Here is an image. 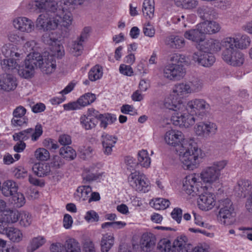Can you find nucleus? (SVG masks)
Wrapping results in <instances>:
<instances>
[{"mask_svg":"<svg viewBox=\"0 0 252 252\" xmlns=\"http://www.w3.org/2000/svg\"><path fill=\"white\" fill-rule=\"evenodd\" d=\"M164 140L168 145L178 146L176 151L185 169L193 170L197 167L201 150L193 139H185L181 131L171 129L166 132Z\"/></svg>","mask_w":252,"mask_h":252,"instance_id":"obj_1","label":"nucleus"},{"mask_svg":"<svg viewBox=\"0 0 252 252\" xmlns=\"http://www.w3.org/2000/svg\"><path fill=\"white\" fill-rule=\"evenodd\" d=\"M199 177L196 174L187 176L183 182V189L192 196L197 195V204L202 210L209 211L216 205V199L213 194L207 191L206 186L203 187L198 182Z\"/></svg>","mask_w":252,"mask_h":252,"instance_id":"obj_2","label":"nucleus"},{"mask_svg":"<svg viewBox=\"0 0 252 252\" xmlns=\"http://www.w3.org/2000/svg\"><path fill=\"white\" fill-rule=\"evenodd\" d=\"M203 86V81L197 77H192L186 83L178 84L175 86L172 93L164 100L166 108L184 109V95L200 92Z\"/></svg>","mask_w":252,"mask_h":252,"instance_id":"obj_3","label":"nucleus"},{"mask_svg":"<svg viewBox=\"0 0 252 252\" xmlns=\"http://www.w3.org/2000/svg\"><path fill=\"white\" fill-rule=\"evenodd\" d=\"M170 61L173 63L166 65L163 69V76L171 81L181 79L186 73L182 63L186 62V56L180 54H174Z\"/></svg>","mask_w":252,"mask_h":252,"instance_id":"obj_4","label":"nucleus"},{"mask_svg":"<svg viewBox=\"0 0 252 252\" xmlns=\"http://www.w3.org/2000/svg\"><path fill=\"white\" fill-rule=\"evenodd\" d=\"M187 242L188 238L185 235L177 237L172 245L169 239L164 238L158 242L157 249L159 252H191Z\"/></svg>","mask_w":252,"mask_h":252,"instance_id":"obj_5","label":"nucleus"},{"mask_svg":"<svg viewBox=\"0 0 252 252\" xmlns=\"http://www.w3.org/2000/svg\"><path fill=\"white\" fill-rule=\"evenodd\" d=\"M227 163L226 160L214 162L210 166L205 168L200 173L201 180L205 183H212L219 180L221 171Z\"/></svg>","mask_w":252,"mask_h":252,"instance_id":"obj_6","label":"nucleus"},{"mask_svg":"<svg viewBox=\"0 0 252 252\" xmlns=\"http://www.w3.org/2000/svg\"><path fill=\"white\" fill-rule=\"evenodd\" d=\"M170 110H173L175 112L172 117L173 124L175 126H179L180 127H188L190 126L193 125L195 121V118L191 113L189 114L186 113L188 112L186 108L184 105V109H178L171 108H167Z\"/></svg>","mask_w":252,"mask_h":252,"instance_id":"obj_7","label":"nucleus"},{"mask_svg":"<svg viewBox=\"0 0 252 252\" xmlns=\"http://www.w3.org/2000/svg\"><path fill=\"white\" fill-rule=\"evenodd\" d=\"M59 15H50L47 13L40 14L35 22L36 28L40 31L47 32L56 30L59 25Z\"/></svg>","mask_w":252,"mask_h":252,"instance_id":"obj_8","label":"nucleus"},{"mask_svg":"<svg viewBox=\"0 0 252 252\" xmlns=\"http://www.w3.org/2000/svg\"><path fill=\"white\" fill-rule=\"evenodd\" d=\"M128 181L130 186L137 191L146 192L150 189L149 181L143 174L139 172H132L128 177Z\"/></svg>","mask_w":252,"mask_h":252,"instance_id":"obj_9","label":"nucleus"},{"mask_svg":"<svg viewBox=\"0 0 252 252\" xmlns=\"http://www.w3.org/2000/svg\"><path fill=\"white\" fill-rule=\"evenodd\" d=\"M218 208L220 210L218 215L220 220L221 223L227 224L229 223L227 220L232 217L234 214V209L231 201L228 198L220 200Z\"/></svg>","mask_w":252,"mask_h":252,"instance_id":"obj_10","label":"nucleus"},{"mask_svg":"<svg viewBox=\"0 0 252 252\" xmlns=\"http://www.w3.org/2000/svg\"><path fill=\"white\" fill-rule=\"evenodd\" d=\"M57 4L55 0H35L30 1L27 7L31 10L38 12H54L57 9Z\"/></svg>","mask_w":252,"mask_h":252,"instance_id":"obj_11","label":"nucleus"},{"mask_svg":"<svg viewBox=\"0 0 252 252\" xmlns=\"http://www.w3.org/2000/svg\"><path fill=\"white\" fill-rule=\"evenodd\" d=\"M42 132L41 125H37L35 129L30 128L19 132L15 133L13 135V138L15 141H22L23 142L31 138L32 141H36L42 135Z\"/></svg>","mask_w":252,"mask_h":252,"instance_id":"obj_12","label":"nucleus"},{"mask_svg":"<svg viewBox=\"0 0 252 252\" xmlns=\"http://www.w3.org/2000/svg\"><path fill=\"white\" fill-rule=\"evenodd\" d=\"M188 112L193 115L203 116L210 108L209 104L202 99H194L189 101L186 106Z\"/></svg>","mask_w":252,"mask_h":252,"instance_id":"obj_13","label":"nucleus"},{"mask_svg":"<svg viewBox=\"0 0 252 252\" xmlns=\"http://www.w3.org/2000/svg\"><path fill=\"white\" fill-rule=\"evenodd\" d=\"M13 25L16 29L21 32L31 33L34 29L33 22L25 17H19L14 19Z\"/></svg>","mask_w":252,"mask_h":252,"instance_id":"obj_14","label":"nucleus"},{"mask_svg":"<svg viewBox=\"0 0 252 252\" xmlns=\"http://www.w3.org/2000/svg\"><path fill=\"white\" fill-rule=\"evenodd\" d=\"M192 60L203 66L210 67L215 63L216 58L211 53L197 52L193 54Z\"/></svg>","mask_w":252,"mask_h":252,"instance_id":"obj_15","label":"nucleus"},{"mask_svg":"<svg viewBox=\"0 0 252 252\" xmlns=\"http://www.w3.org/2000/svg\"><path fill=\"white\" fill-rule=\"evenodd\" d=\"M222 58L227 63L233 66H240L245 61L244 55L238 50L226 54Z\"/></svg>","mask_w":252,"mask_h":252,"instance_id":"obj_16","label":"nucleus"},{"mask_svg":"<svg viewBox=\"0 0 252 252\" xmlns=\"http://www.w3.org/2000/svg\"><path fill=\"white\" fill-rule=\"evenodd\" d=\"M59 24L61 25V36L63 38L69 36L72 21V14L70 12L65 13L63 17L59 16Z\"/></svg>","mask_w":252,"mask_h":252,"instance_id":"obj_17","label":"nucleus"},{"mask_svg":"<svg viewBox=\"0 0 252 252\" xmlns=\"http://www.w3.org/2000/svg\"><path fill=\"white\" fill-rule=\"evenodd\" d=\"M156 243V236L151 233H144L140 239V247L144 252H148L151 251L154 249Z\"/></svg>","mask_w":252,"mask_h":252,"instance_id":"obj_18","label":"nucleus"},{"mask_svg":"<svg viewBox=\"0 0 252 252\" xmlns=\"http://www.w3.org/2000/svg\"><path fill=\"white\" fill-rule=\"evenodd\" d=\"M17 86L16 78L10 74H4L0 76V86L6 92L14 90Z\"/></svg>","mask_w":252,"mask_h":252,"instance_id":"obj_19","label":"nucleus"},{"mask_svg":"<svg viewBox=\"0 0 252 252\" xmlns=\"http://www.w3.org/2000/svg\"><path fill=\"white\" fill-rule=\"evenodd\" d=\"M184 37L187 39L196 42L197 44L205 40V35L202 29L199 27V24L196 25L195 29L186 31Z\"/></svg>","mask_w":252,"mask_h":252,"instance_id":"obj_20","label":"nucleus"},{"mask_svg":"<svg viewBox=\"0 0 252 252\" xmlns=\"http://www.w3.org/2000/svg\"><path fill=\"white\" fill-rule=\"evenodd\" d=\"M221 47L223 48L222 57L238 50V39L235 37H228L224 38L221 42Z\"/></svg>","mask_w":252,"mask_h":252,"instance_id":"obj_21","label":"nucleus"},{"mask_svg":"<svg viewBox=\"0 0 252 252\" xmlns=\"http://www.w3.org/2000/svg\"><path fill=\"white\" fill-rule=\"evenodd\" d=\"M56 67L55 57L53 55L44 56L40 68L43 73L50 74L55 71Z\"/></svg>","mask_w":252,"mask_h":252,"instance_id":"obj_22","label":"nucleus"},{"mask_svg":"<svg viewBox=\"0 0 252 252\" xmlns=\"http://www.w3.org/2000/svg\"><path fill=\"white\" fill-rule=\"evenodd\" d=\"M117 139L115 137L103 133L101 135V142L103 146V152L105 154L109 155L111 154L112 148L117 142Z\"/></svg>","mask_w":252,"mask_h":252,"instance_id":"obj_23","label":"nucleus"},{"mask_svg":"<svg viewBox=\"0 0 252 252\" xmlns=\"http://www.w3.org/2000/svg\"><path fill=\"white\" fill-rule=\"evenodd\" d=\"M251 182L248 179H241L234 187V191L238 196L245 197L246 194L251 190Z\"/></svg>","mask_w":252,"mask_h":252,"instance_id":"obj_24","label":"nucleus"},{"mask_svg":"<svg viewBox=\"0 0 252 252\" xmlns=\"http://www.w3.org/2000/svg\"><path fill=\"white\" fill-rule=\"evenodd\" d=\"M165 44L171 49H179L185 46V41L183 37L171 35L166 38Z\"/></svg>","mask_w":252,"mask_h":252,"instance_id":"obj_25","label":"nucleus"},{"mask_svg":"<svg viewBox=\"0 0 252 252\" xmlns=\"http://www.w3.org/2000/svg\"><path fill=\"white\" fill-rule=\"evenodd\" d=\"M1 53L6 58L11 57L14 58H22V54L16 45L13 44H6L1 47Z\"/></svg>","mask_w":252,"mask_h":252,"instance_id":"obj_26","label":"nucleus"},{"mask_svg":"<svg viewBox=\"0 0 252 252\" xmlns=\"http://www.w3.org/2000/svg\"><path fill=\"white\" fill-rule=\"evenodd\" d=\"M32 169L35 175L39 177L47 176L50 174L51 171L50 164L45 162L35 163Z\"/></svg>","mask_w":252,"mask_h":252,"instance_id":"obj_27","label":"nucleus"},{"mask_svg":"<svg viewBox=\"0 0 252 252\" xmlns=\"http://www.w3.org/2000/svg\"><path fill=\"white\" fill-rule=\"evenodd\" d=\"M199 27L202 29L204 35L215 33L220 30V26L218 23L215 21L208 20L199 23Z\"/></svg>","mask_w":252,"mask_h":252,"instance_id":"obj_28","label":"nucleus"},{"mask_svg":"<svg viewBox=\"0 0 252 252\" xmlns=\"http://www.w3.org/2000/svg\"><path fill=\"white\" fill-rule=\"evenodd\" d=\"M18 187L16 182L12 180H7L2 184L0 190L5 196H10L16 193Z\"/></svg>","mask_w":252,"mask_h":252,"instance_id":"obj_29","label":"nucleus"},{"mask_svg":"<svg viewBox=\"0 0 252 252\" xmlns=\"http://www.w3.org/2000/svg\"><path fill=\"white\" fill-rule=\"evenodd\" d=\"M21 58H10L3 60L1 63V67L5 71H10L14 69L20 68V59Z\"/></svg>","mask_w":252,"mask_h":252,"instance_id":"obj_30","label":"nucleus"},{"mask_svg":"<svg viewBox=\"0 0 252 252\" xmlns=\"http://www.w3.org/2000/svg\"><path fill=\"white\" fill-rule=\"evenodd\" d=\"M5 235L13 242L18 243L23 239V233L19 228L14 227H9L6 231Z\"/></svg>","mask_w":252,"mask_h":252,"instance_id":"obj_31","label":"nucleus"},{"mask_svg":"<svg viewBox=\"0 0 252 252\" xmlns=\"http://www.w3.org/2000/svg\"><path fill=\"white\" fill-rule=\"evenodd\" d=\"M19 213L20 212L17 210L8 209L0 213V215L7 223H14L19 220Z\"/></svg>","mask_w":252,"mask_h":252,"instance_id":"obj_32","label":"nucleus"},{"mask_svg":"<svg viewBox=\"0 0 252 252\" xmlns=\"http://www.w3.org/2000/svg\"><path fill=\"white\" fill-rule=\"evenodd\" d=\"M114 243V237L113 235L108 233L102 235L100 241L101 251L102 252H108Z\"/></svg>","mask_w":252,"mask_h":252,"instance_id":"obj_33","label":"nucleus"},{"mask_svg":"<svg viewBox=\"0 0 252 252\" xmlns=\"http://www.w3.org/2000/svg\"><path fill=\"white\" fill-rule=\"evenodd\" d=\"M43 58L41 56L40 54L37 52H33L32 54L30 53L27 56L25 62L28 64H31L33 66L34 68L40 67L42 64Z\"/></svg>","mask_w":252,"mask_h":252,"instance_id":"obj_34","label":"nucleus"},{"mask_svg":"<svg viewBox=\"0 0 252 252\" xmlns=\"http://www.w3.org/2000/svg\"><path fill=\"white\" fill-rule=\"evenodd\" d=\"M196 13L199 17L205 20L213 18L215 11L213 7L204 5L197 8Z\"/></svg>","mask_w":252,"mask_h":252,"instance_id":"obj_35","label":"nucleus"},{"mask_svg":"<svg viewBox=\"0 0 252 252\" xmlns=\"http://www.w3.org/2000/svg\"><path fill=\"white\" fill-rule=\"evenodd\" d=\"M155 11L154 0H144L143 3L142 12L146 18L152 19Z\"/></svg>","mask_w":252,"mask_h":252,"instance_id":"obj_36","label":"nucleus"},{"mask_svg":"<svg viewBox=\"0 0 252 252\" xmlns=\"http://www.w3.org/2000/svg\"><path fill=\"white\" fill-rule=\"evenodd\" d=\"M46 242L45 238L42 236H38L32 238L27 249V252H33L42 246Z\"/></svg>","mask_w":252,"mask_h":252,"instance_id":"obj_37","label":"nucleus"},{"mask_svg":"<svg viewBox=\"0 0 252 252\" xmlns=\"http://www.w3.org/2000/svg\"><path fill=\"white\" fill-rule=\"evenodd\" d=\"M138 165L140 164L143 167L148 168L151 162V158L146 150L139 151L137 154Z\"/></svg>","mask_w":252,"mask_h":252,"instance_id":"obj_38","label":"nucleus"},{"mask_svg":"<svg viewBox=\"0 0 252 252\" xmlns=\"http://www.w3.org/2000/svg\"><path fill=\"white\" fill-rule=\"evenodd\" d=\"M60 155L67 160H73L76 157V151L70 146H63L60 149Z\"/></svg>","mask_w":252,"mask_h":252,"instance_id":"obj_39","label":"nucleus"},{"mask_svg":"<svg viewBox=\"0 0 252 252\" xmlns=\"http://www.w3.org/2000/svg\"><path fill=\"white\" fill-rule=\"evenodd\" d=\"M85 0H60V4L62 6L63 11L70 10L76 6L81 5Z\"/></svg>","mask_w":252,"mask_h":252,"instance_id":"obj_40","label":"nucleus"},{"mask_svg":"<svg viewBox=\"0 0 252 252\" xmlns=\"http://www.w3.org/2000/svg\"><path fill=\"white\" fill-rule=\"evenodd\" d=\"M80 124L86 130L94 128L97 123V120L93 118H89L86 115L82 116L80 119Z\"/></svg>","mask_w":252,"mask_h":252,"instance_id":"obj_41","label":"nucleus"},{"mask_svg":"<svg viewBox=\"0 0 252 252\" xmlns=\"http://www.w3.org/2000/svg\"><path fill=\"white\" fill-rule=\"evenodd\" d=\"M92 191V188L90 186H82L77 188L76 195L79 197L80 200L85 201L89 200Z\"/></svg>","mask_w":252,"mask_h":252,"instance_id":"obj_42","label":"nucleus"},{"mask_svg":"<svg viewBox=\"0 0 252 252\" xmlns=\"http://www.w3.org/2000/svg\"><path fill=\"white\" fill-rule=\"evenodd\" d=\"M103 74V70L101 66L97 64L93 67L89 72V79L91 81H95L100 79Z\"/></svg>","mask_w":252,"mask_h":252,"instance_id":"obj_43","label":"nucleus"},{"mask_svg":"<svg viewBox=\"0 0 252 252\" xmlns=\"http://www.w3.org/2000/svg\"><path fill=\"white\" fill-rule=\"evenodd\" d=\"M19 224L21 226L27 227L31 225L32 222V217L28 212L23 211L19 213Z\"/></svg>","mask_w":252,"mask_h":252,"instance_id":"obj_44","label":"nucleus"},{"mask_svg":"<svg viewBox=\"0 0 252 252\" xmlns=\"http://www.w3.org/2000/svg\"><path fill=\"white\" fill-rule=\"evenodd\" d=\"M65 247L67 252H81L79 243L73 238H69L66 240Z\"/></svg>","mask_w":252,"mask_h":252,"instance_id":"obj_45","label":"nucleus"},{"mask_svg":"<svg viewBox=\"0 0 252 252\" xmlns=\"http://www.w3.org/2000/svg\"><path fill=\"white\" fill-rule=\"evenodd\" d=\"M34 69L35 68L31 64H28L25 61V67L22 69L18 68V73L21 76L25 78H31L33 75Z\"/></svg>","mask_w":252,"mask_h":252,"instance_id":"obj_46","label":"nucleus"},{"mask_svg":"<svg viewBox=\"0 0 252 252\" xmlns=\"http://www.w3.org/2000/svg\"><path fill=\"white\" fill-rule=\"evenodd\" d=\"M95 95L92 93H86L78 99V103L81 107H84L93 103L95 99Z\"/></svg>","mask_w":252,"mask_h":252,"instance_id":"obj_47","label":"nucleus"},{"mask_svg":"<svg viewBox=\"0 0 252 252\" xmlns=\"http://www.w3.org/2000/svg\"><path fill=\"white\" fill-rule=\"evenodd\" d=\"M63 37L60 35L56 37L54 36V33L52 32L51 33H45L42 36V41L46 44L49 45H53L56 44L58 41H61Z\"/></svg>","mask_w":252,"mask_h":252,"instance_id":"obj_48","label":"nucleus"},{"mask_svg":"<svg viewBox=\"0 0 252 252\" xmlns=\"http://www.w3.org/2000/svg\"><path fill=\"white\" fill-rule=\"evenodd\" d=\"M84 49L83 43L76 39L72 42L70 49V52L74 56H80Z\"/></svg>","mask_w":252,"mask_h":252,"instance_id":"obj_49","label":"nucleus"},{"mask_svg":"<svg viewBox=\"0 0 252 252\" xmlns=\"http://www.w3.org/2000/svg\"><path fill=\"white\" fill-rule=\"evenodd\" d=\"M116 119V117L114 115L108 113L102 114L100 119L101 121L100 126L105 128L108 125L112 124Z\"/></svg>","mask_w":252,"mask_h":252,"instance_id":"obj_50","label":"nucleus"},{"mask_svg":"<svg viewBox=\"0 0 252 252\" xmlns=\"http://www.w3.org/2000/svg\"><path fill=\"white\" fill-rule=\"evenodd\" d=\"M12 197V203H13L16 207L20 208L23 206L25 203V198L24 195L20 192L14 193L11 195Z\"/></svg>","mask_w":252,"mask_h":252,"instance_id":"obj_51","label":"nucleus"},{"mask_svg":"<svg viewBox=\"0 0 252 252\" xmlns=\"http://www.w3.org/2000/svg\"><path fill=\"white\" fill-rule=\"evenodd\" d=\"M34 156L38 160H47L50 158V154L45 148H40L36 150Z\"/></svg>","mask_w":252,"mask_h":252,"instance_id":"obj_52","label":"nucleus"},{"mask_svg":"<svg viewBox=\"0 0 252 252\" xmlns=\"http://www.w3.org/2000/svg\"><path fill=\"white\" fill-rule=\"evenodd\" d=\"M170 205V201L164 198H157L153 203V207L156 210H164Z\"/></svg>","mask_w":252,"mask_h":252,"instance_id":"obj_53","label":"nucleus"},{"mask_svg":"<svg viewBox=\"0 0 252 252\" xmlns=\"http://www.w3.org/2000/svg\"><path fill=\"white\" fill-rule=\"evenodd\" d=\"M82 177L83 182L85 184L97 180L99 178V175L92 173L89 170L86 169L82 173Z\"/></svg>","mask_w":252,"mask_h":252,"instance_id":"obj_54","label":"nucleus"},{"mask_svg":"<svg viewBox=\"0 0 252 252\" xmlns=\"http://www.w3.org/2000/svg\"><path fill=\"white\" fill-rule=\"evenodd\" d=\"M210 39L207 41L204 40L197 44V48L199 50L198 52L203 53H210V45H211Z\"/></svg>","mask_w":252,"mask_h":252,"instance_id":"obj_55","label":"nucleus"},{"mask_svg":"<svg viewBox=\"0 0 252 252\" xmlns=\"http://www.w3.org/2000/svg\"><path fill=\"white\" fill-rule=\"evenodd\" d=\"M125 162L127 169L130 171L134 170L138 166L137 162H135L134 158L130 156L126 157L125 158Z\"/></svg>","mask_w":252,"mask_h":252,"instance_id":"obj_56","label":"nucleus"},{"mask_svg":"<svg viewBox=\"0 0 252 252\" xmlns=\"http://www.w3.org/2000/svg\"><path fill=\"white\" fill-rule=\"evenodd\" d=\"M251 40L249 37L246 35H243L241 36L240 40H238V47L240 49H245L247 48L250 44Z\"/></svg>","mask_w":252,"mask_h":252,"instance_id":"obj_57","label":"nucleus"},{"mask_svg":"<svg viewBox=\"0 0 252 252\" xmlns=\"http://www.w3.org/2000/svg\"><path fill=\"white\" fill-rule=\"evenodd\" d=\"M85 219L88 222L97 221L99 220V216L94 211L91 210L86 213Z\"/></svg>","mask_w":252,"mask_h":252,"instance_id":"obj_58","label":"nucleus"},{"mask_svg":"<svg viewBox=\"0 0 252 252\" xmlns=\"http://www.w3.org/2000/svg\"><path fill=\"white\" fill-rule=\"evenodd\" d=\"M182 210L179 208H174L171 213L172 219L176 220L178 223H180L182 218Z\"/></svg>","mask_w":252,"mask_h":252,"instance_id":"obj_59","label":"nucleus"},{"mask_svg":"<svg viewBox=\"0 0 252 252\" xmlns=\"http://www.w3.org/2000/svg\"><path fill=\"white\" fill-rule=\"evenodd\" d=\"M119 70L121 73L128 76H132L133 73L132 67L130 65L124 64L120 65Z\"/></svg>","mask_w":252,"mask_h":252,"instance_id":"obj_60","label":"nucleus"},{"mask_svg":"<svg viewBox=\"0 0 252 252\" xmlns=\"http://www.w3.org/2000/svg\"><path fill=\"white\" fill-rule=\"evenodd\" d=\"M26 109L22 106H19L17 107L13 112V118H18L22 117H25L26 113Z\"/></svg>","mask_w":252,"mask_h":252,"instance_id":"obj_61","label":"nucleus"},{"mask_svg":"<svg viewBox=\"0 0 252 252\" xmlns=\"http://www.w3.org/2000/svg\"><path fill=\"white\" fill-rule=\"evenodd\" d=\"M83 249L85 252H95L94 244L90 239L85 240L83 244Z\"/></svg>","mask_w":252,"mask_h":252,"instance_id":"obj_62","label":"nucleus"},{"mask_svg":"<svg viewBox=\"0 0 252 252\" xmlns=\"http://www.w3.org/2000/svg\"><path fill=\"white\" fill-rule=\"evenodd\" d=\"M206 135L214 134L217 130V126L213 123H205Z\"/></svg>","mask_w":252,"mask_h":252,"instance_id":"obj_63","label":"nucleus"},{"mask_svg":"<svg viewBox=\"0 0 252 252\" xmlns=\"http://www.w3.org/2000/svg\"><path fill=\"white\" fill-rule=\"evenodd\" d=\"M51 251L52 252H67L63 244L60 243L53 244L51 246Z\"/></svg>","mask_w":252,"mask_h":252,"instance_id":"obj_64","label":"nucleus"}]
</instances>
